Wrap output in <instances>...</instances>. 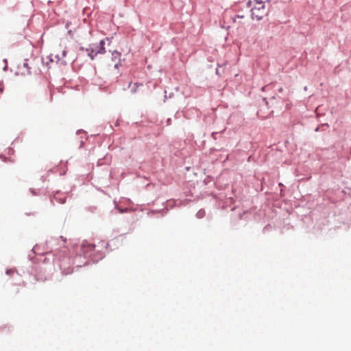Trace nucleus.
Masks as SVG:
<instances>
[{"mask_svg": "<svg viewBox=\"0 0 351 351\" xmlns=\"http://www.w3.org/2000/svg\"><path fill=\"white\" fill-rule=\"evenodd\" d=\"M86 51H88V55L91 60H93L95 56L98 53H104L106 51L104 48V40H101L98 45H90Z\"/></svg>", "mask_w": 351, "mask_h": 351, "instance_id": "2", "label": "nucleus"}, {"mask_svg": "<svg viewBox=\"0 0 351 351\" xmlns=\"http://www.w3.org/2000/svg\"><path fill=\"white\" fill-rule=\"evenodd\" d=\"M66 51L65 50H62V57H65L66 56Z\"/></svg>", "mask_w": 351, "mask_h": 351, "instance_id": "8", "label": "nucleus"}, {"mask_svg": "<svg viewBox=\"0 0 351 351\" xmlns=\"http://www.w3.org/2000/svg\"><path fill=\"white\" fill-rule=\"evenodd\" d=\"M21 69H25V71L22 72V74H23V75H25V74H30L31 73L30 67L29 66V64H28L27 60H25L23 62V66L21 67Z\"/></svg>", "mask_w": 351, "mask_h": 351, "instance_id": "5", "label": "nucleus"}, {"mask_svg": "<svg viewBox=\"0 0 351 351\" xmlns=\"http://www.w3.org/2000/svg\"><path fill=\"white\" fill-rule=\"evenodd\" d=\"M233 22L237 25V27H239L245 23L246 19L244 15H237L233 18Z\"/></svg>", "mask_w": 351, "mask_h": 351, "instance_id": "3", "label": "nucleus"}, {"mask_svg": "<svg viewBox=\"0 0 351 351\" xmlns=\"http://www.w3.org/2000/svg\"><path fill=\"white\" fill-rule=\"evenodd\" d=\"M95 247V245H93V244H89L87 243H84L82 244V248H83L84 252H87L88 250H90V251L94 250Z\"/></svg>", "mask_w": 351, "mask_h": 351, "instance_id": "4", "label": "nucleus"}, {"mask_svg": "<svg viewBox=\"0 0 351 351\" xmlns=\"http://www.w3.org/2000/svg\"><path fill=\"white\" fill-rule=\"evenodd\" d=\"M3 91V87L0 84V96L2 95Z\"/></svg>", "mask_w": 351, "mask_h": 351, "instance_id": "7", "label": "nucleus"}, {"mask_svg": "<svg viewBox=\"0 0 351 351\" xmlns=\"http://www.w3.org/2000/svg\"><path fill=\"white\" fill-rule=\"evenodd\" d=\"M252 17L256 20H261L267 13L265 3L256 0L251 9Z\"/></svg>", "mask_w": 351, "mask_h": 351, "instance_id": "1", "label": "nucleus"}, {"mask_svg": "<svg viewBox=\"0 0 351 351\" xmlns=\"http://www.w3.org/2000/svg\"><path fill=\"white\" fill-rule=\"evenodd\" d=\"M130 88L131 89V91L132 93H136V90L137 88L139 87V86H142V84H138V83H134V84H130Z\"/></svg>", "mask_w": 351, "mask_h": 351, "instance_id": "6", "label": "nucleus"}]
</instances>
